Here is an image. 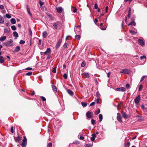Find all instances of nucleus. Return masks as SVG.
<instances>
[{"label": "nucleus", "mask_w": 147, "mask_h": 147, "mask_svg": "<svg viewBox=\"0 0 147 147\" xmlns=\"http://www.w3.org/2000/svg\"><path fill=\"white\" fill-rule=\"evenodd\" d=\"M136 24L135 22L134 21H132L131 22H130V23L128 24V26H130L131 25H133V26H135L136 25Z\"/></svg>", "instance_id": "obj_27"}, {"label": "nucleus", "mask_w": 147, "mask_h": 147, "mask_svg": "<svg viewBox=\"0 0 147 147\" xmlns=\"http://www.w3.org/2000/svg\"><path fill=\"white\" fill-rule=\"evenodd\" d=\"M86 65V62L85 61H83L81 64V67H84Z\"/></svg>", "instance_id": "obj_30"}, {"label": "nucleus", "mask_w": 147, "mask_h": 147, "mask_svg": "<svg viewBox=\"0 0 147 147\" xmlns=\"http://www.w3.org/2000/svg\"><path fill=\"white\" fill-rule=\"evenodd\" d=\"M27 142V139L25 137H24V139L22 140V142L21 145L22 147H25L26 146V143Z\"/></svg>", "instance_id": "obj_4"}, {"label": "nucleus", "mask_w": 147, "mask_h": 147, "mask_svg": "<svg viewBox=\"0 0 147 147\" xmlns=\"http://www.w3.org/2000/svg\"><path fill=\"white\" fill-rule=\"evenodd\" d=\"M4 8V6L3 5H0V9H3Z\"/></svg>", "instance_id": "obj_54"}, {"label": "nucleus", "mask_w": 147, "mask_h": 147, "mask_svg": "<svg viewBox=\"0 0 147 147\" xmlns=\"http://www.w3.org/2000/svg\"><path fill=\"white\" fill-rule=\"evenodd\" d=\"M4 59L3 57L2 56H0V63H2L4 62Z\"/></svg>", "instance_id": "obj_19"}, {"label": "nucleus", "mask_w": 147, "mask_h": 147, "mask_svg": "<svg viewBox=\"0 0 147 147\" xmlns=\"http://www.w3.org/2000/svg\"><path fill=\"white\" fill-rule=\"evenodd\" d=\"M48 147H52V143H49L48 144Z\"/></svg>", "instance_id": "obj_55"}, {"label": "nucleus", "mask_w": 147, "mask_h": 147, "mask_svg": "<svg viewBox=\"0 0 147 147\" xmlns=\"http://www.w3.org/2000/svg\"><path fill=\"white\" fill-rule=\"evenodd\" d=\"M125 90V88L124 87L117 88L115 89L116 91L124 92Z\"/></svg>", "instance_id": "obj_5"}, {"label": "nucleus", "mask_w": 147, "mask_h": 147, "mask_svg": "<svg viewBox=\"0 0 147 147\" xmlns=\"http://www.w3.org/2000/svg\"><path fill=\"white\" fill-rule=\"evenodd\" d=\"M81 104H82V106L83 107H85L87 105V103H86L83 102H82Z\"/></svg>", "instance_id": "obj_34"}, {"label": "nucleus", "mask_w": 147, "mask_h": 147, "mask_svg": "<svg viewBox=\"0 0 147 147\" xmlns=\"http://www.w3.org/2000/svg\"><path fill=\"white\" fill-rule=\"evenodd\" d=\"M29 32L30 33V36H32V30L30 29H29Z\"/></svg>", "instance_id": "obj_51"}, {"label": "nucleus", "mask_w": 147, "mask_h": 147, "mask_svg": "<svg viewBox=\"0 0 147 147\" xmlns=\"http://www.w3.org/2000/svg\"><path fill=\"white\" fill-rule=\"evenodd\" d=\"M108 6L106 7L105 8V13H107L108 12Z\"/></svg>", "instance_id": "obj_62"}, {"label": "nucleus", "mask_w": 147, "mask_h": 147, "mask_svg": "<svg viewBox=\"0 0 147 147\" xmlns=\"http://www.w3.org/2000/svg\"><path fill=\"white\" fill-rule=\"evenodd\" d=\"M11 131L12 133H14L13 129V127H11Z\"/></svg>", "instance_id": "obj_59"}, {"label": "nucleus", "mask_w": 147, "mask_h": 147, "mask_svg": "<svg viewBox=\"0 0 147 147\" xmlns=\"http://www.w3.org/2000/svg\"><path fill=\"white\" fill-rule=\"evenodd\" d=\"M25 41L24 40H20V44H24L25 43Z\"/></svg>", "instance_id": "obj_41"}, {"label": "nucleus", "mask_w": 147, "mask_h": 147, "mask_svg": "<svg viewBox=\"0 0 147 147\" xmlns=\"http://www.w3.org/2000/svg\"><path fill=\"white\" fill-rule=\"evenodd\" d=\"M138 41V42L139 44L140 45L142 46L144 45V42L141 39H139Z\"/></svg>", "instance_id": "obj_12"}, {"label": "nucleus", "mask_w": 147, "mask_h": 147, "mask_svg": "<svg viewBox=\"0 0 147 147\" xmlns=\"http://www.w3.org/2000/svg\"><path fill=\"white\" fill-rule=\"evenodd\" d=\"M99 121L100 122H101L102 121L103 118V116L102 114H100L99 115Z\"/></svg>", "instance_id": "obj_23"}, {"label": "nucleus", "mask_w": 147, "mask_h": 147, "mask_svg": "<svg viewBox=\"0 0 147 147\" xmlns=\"http://www.w3.org/2000/svg\"><path fill=\"white\" fill-rule=\"evenodd\" d=\"M83 74L84 75L86 76V77L87 78H88L89 77V75L88 73L84 72L83 73Z\"/></svg>", "instance_id": "obj_29"}, {"label": "nucleus", "mask_w": 147, "mask_h": 147, "mask_svg": "<svg viewBox=\"0 0 147 147\" xmlns=\"http://www.w3.org/2000/svg\"><path fill=\"white\" fill-rule=\"evenodd\" d=\"M126 87L127 89H129L130 87V85L129 84H126Z\"/></svg>", "instance_id": "obj_56"}, {"label": "nucleus", "mask_w": 147, "mask_h": 147, "mask_svg": "<svg viewBox=\"0 0 147 147\" xmlns=\"http://www.w3.org/2000/svg\"><path fill=\"white\" fill-rule=\"evenodd\" d=\"M20 138H21L20 137L18 136V137H17L16 138H15L14 139H15V141L16 142H19V141H20V140H21Z\"/></svg>", "instance_id": "obj_24"}, {"label": "nucleus", "mask_w": 147, "mask_h": 147, "mask_svg": "<svg viewBox=\"0 0 147 147\" xmlns=\"http://www.w3.org/2000/svg\"><path fill=\"white\" fill-rule=\"evenodd\" d=\"M11 28L13 30H16V28L15 26L13 25L11 26Z\"/></svg>", "instance_id": "obj_33"}, {"label": "nucleus", "mask_w": 147, "mask_h": 147, "mask_svg": "<svg viewBox=\"0 0 147 147\" xmlns=\"http://www.w3.org/2000/svg\"><path fill=\"white\" fill-rule=\"evenodd\" d=\"M140 58L141 60H142L143 59H146V57L145 55H143L140 57Z\"/></svg>", "instance_id": "obj_43"}, {"label": "nucleus", "mask_w": 147, "mask_h": 147, "mask_svg": "<svg viewBox=\"0 0 147 147\" xmlns=\"http://www.w3.org/2000/svg\"><path fill=\"white\" fill-rule=\"evenodd\" d=\"M121 114L123 117L125 119H127L129 118V116L126 114L125 113L124 111L121 112Z\"/></svg>", "instance_id": "obj_9"}, {"label": "nucleus", "mask_w": 147, "mask_h": 147, "mask_svg": "<svg viewBox=\"0 0 147 147\" xmlns=\"http://www.w3.org/2000/svg\"><path fill=\"white\" fill-rule=\"evenodd\" d=\"M117 120L118 121L121 122H122V121L121 120V115L120 113H117Z\"/></svg>", "instance_id": "obj_10"}, {"label": "nucleus", "mask_w": 147, "mask_h": 147, "mask_svg": "<svg viewBox=\"0 0 147 147\" xmlns=\"http://www.w3.org/2000/svg\"><path fill=\"white\" fill-rule=\"evenodd\" d=\"M51 49L50 48H48L46 51L44 52V54L45 55H47L51 52Z\"/></svg>", "instance_id": "obj_15"}, {"label": "nucleus", "mask_w": 147, "mask_h": 147, "mask_svg": "<svg viewBox=\"0 0 147 147\" xmlns=\"http://www.w3.org/2000/svg\"><path fill=\"white\" fill-rule=\"evenodd\" d=\"M67 47V43H65L63 45V47L64 48H65Z\"/></svg>", "instance_id": "obj_53"}, {"label": "nucleus", "mask_w": 147, "mask_h": 147, "mask_svg": "<svg viewBox=\"0 0 147 147\" xmlns=\"http://www.w3.org/2000/svg\"><path fill=\"white\" fill-rule=\"evenodd\" d=\"M20 47L19 46H17L15 49V51L18 52L20 50Z\"/></svg>", "instance_id": "obj_25"}, {"label": "nucleus", "mask_w": 147, "mask_h": 147, "mask_svg": "<svg viewBox=\"0 0 147 147\" xmlns=\"http://www.w3.org/2000/svg\"><path fill=\"white\" fill-rule=\"evenodd\" d=\"M80 25H78L76 26V28H78V29L77 28L75 29L74 30L76 34H80L81 33V31L80 29V28H78L80 27Z\"/></svg>", "instance_id": "obj_1"}, {"label": "nucleus", "mask_w": 147, "mask_h": 147, "mask_svg": "<svg viewBox=\"0 0 147 147\" xmlns=\"http://www.w3.org/2000/svg\"><path fill=\"white\" fill-rule=\"evenodd\" d=\"M63 77L65 79H67V74H65L63 75Z\"/></svg>", "instance_id": "obj_42"}, {"label": "nucleus", "mask_w": 147, "mask_h": 147, "mask_svg": "<svg viewBox=\"0 0 147 147\" xmlns=\"http://www.w3.org/2000/svg\"><path fill=\"white\" fill-rule=\"evenodd\" d=\"M133 0H124V2H126L128 1H129V3H130Z\"/></svg>", "instance_id": "obj_60"}, {"label": "nucleus", "mask_w": 147, "mask_h": 147, "mask_svg": "<svg viewBox=\"0 0 147 147\" xmlns=\"http://www.w3.org/2000/svg\"><path fill=\"white\" fill-rule=\"evenodd\" d=\"M4 23V19L2 16L0 15V23L3 24Z\"/></svg>", "instance_id": "obj_16"}, {"label": "nucleus", "mask_w": 147, "mask_h": 147, "mask_svg": "<svg viewBox=\"0 0 147 147\" xmlns=\"http://www.w3.org/2000/svg\"><path fill=\"white\" fill-rule=\"evenodd\" d=\"M10 29L9 28H6L4 29V32L5 33H9V31L10 30Z\"/></svg>", "instance_id": "obj_22"}, {"label": "nucleus", "mask_w": 147, "mask_h": 147, "mask_svg": "<svg viewBox=\"0 0 147 147\" xmlns=\"http://www.w3.org/2000/svg\"><path fill=\"white\" fill-rule=\"evenodd\" d=\"M53 26L56 29L57 28V23H54L53 24Z\"/></svg>", "instance_id": "obj_36"}, {"label": "nucleus", "mask_w": 147, "mask_h": 147, "mask_svg": "<svg viewBox=\"0 0 147 147\" xmlns=\"http://www.w3.org/2000/svg\"><path fill=\"white\" fill-rule=\"evenodd\" d=\"M39 2L40 7L42 6L44 4V3L42 2L40 0L39 1Z\"/></svg>", "instance_id": "obj_31"}, {"label": "nucleus", "mask_w": 147, "mask_h": 147, "mask_svg": "<svg viewBox=\"0 0 147 147\" xmlns=\"http://www.w3.org/2000/svg\"><path fill=\"white\" fill-rule=\"evenodd\" d=\"M91 123H92V124L94 125L96 124L95 123V120L94 119H92L91 120Z\"/></svg>", "instance_id": "obj_35"}, {"label": "nucleus", "mask_w": 147, "mask_h": 147, "mask_svg": "<svg viewBox=\"0 0 147 147\" xmlns=\"http://www.w3.org/2000/svg\"><path fill=\"white\" fill-rule=\"evenodd\" d=\"M6 38V37L5 36H1L0 38V40L1 42L4 41Z\"/></svg>", "instance_id": "obj_18"}, {"label": "nucleus", "mask_w": 147, "mask_h": 147, "mask_svg": "<svg viewBox=\"0 0 147 147\" xmlns=\"http://www.w3.org/2000/svg\"><path fill=\"white\" fill-rule=\"evenodd\" d=\"M3 45L4 46H9V45L8 44V42H7V43H3Z\"/></svg>", "instance_id": "obj_46"}, {"label": "nucleus", "mask_w": 147, "mask_h": 147, "mask_svg": "<svg viewBox=\"0 0 147 147\" xmlns=\"http://www.w3.org/2000/svg\"><path fill=\"white\" fill-rule=\"evenodd\" d=\"M32 68L30 67H28L27 68H26L25 69L26 70H31L32 69Z\"/></svg>", "instance_id": "obj_52"}, {"label": "nucleus", "mask_w": 147, "mask_h": 147, "mask_svg": "<svg viewBox=\"0 0 147 147\" xmlns=\"http://www.w3.org/2000/svg\"><path fill=\"white\" fill-rule=\"evenodd\" d=\"M67 93L71 96H73V93L72 91L70 89H68L67 90Z\"/></svg>", "instance_id": "obj_17"}, {"label": "nucleus", "mask_w": 147, "mask_h": 147, "mask_svg": "<svg viewBox=\"0 0 147 147\" xmlns=\"http://www.w3.org/2000/svg\"><path fill=\"white\" fill-rule=\"evenodd\" d=\"M32 72H29L26 73V75L27 76H30L32 75Z\"/></svg>", "instance_id": "obj_38"}, {"label": "nucleus", "mask_w": 147, "mask_h": 147, "mask_svg": "<svg viewBox=\"0 0 147 147\" xmlns=\"http://www.w3.org/2000/svg\"><path fill=\"white\" fill-rule=\"evenodd\" d=\"M75 38L77 39H79L80 38V36L79 35H77L75 36Z\"/></svg>", "instance_id": "obj_39"}, {"label": "nucleus", "mask_w": 147, "mask_h": 147, "mask_svg": "<svg viewBox=\"0 0 147 147\" xmlns=\"http://www.w3.org/2000/svg\"><path fill=\"white\" fill-rule=\"evenodd\" d=\"M143 86L142 85L140 84L139 86V91H140L142 90V88Z\"/></svg>", "instance_id": "obj_40"}, {"label": "nucleus", "mask_w": 147, "mask_h": 147, "mask_svg": "<svg viewBox=\"0 0 147 147\" xmlns=\"http://www.w3.org/2000/svg\"><path fill=\"white\" fill-rule=\"evenodd\" d=\"M47 35V34L46 32L45 31L42 33V36L44 38H46Z\"/></svg>", "instance_id": "obj_21"}, {"label": "nucleus", "mask_w": 147, "mask_h": 147, "mask_svg": "<svg viewBox=\"0 0 147 147\" xmlns=\"http://www.w3.org/2000/svg\"><path fill=\"white\" fill-rule=\"evenodd\" d=\"M100 112V109H98L95 113V114L97 115Z\"/></svg>", "instance_id": "obj_49"}, {"label": "nucleus", "mask_w": 147, "mask_h": 147, "mask_svg": "<svg viewBox=\"0 0 147 147\" xmlns=\"http://www.w3.org/2000/svg\"><path fill=\"white\" fill-rule=\"evenodd\" d=\"M86 115L87 117L90 118L92 117V112L89 111L86 113Z\"/></svg>", "instance_id": "obj_8"}, {"label": "nucleus", "mask_w": 147, "mask_h": 147, "mask_svg": "<svg viewBox=\"0 0 147 147\" xmlns=\"http://www.w3.org/2000/svg\"><path fill=\"white\" fill-rule=\"evenodd\" d=\"M13 35L14 36L16 37H18V34L16 31H14L13 32Z\"/></svg>", "instance_id": "obj_26"}, {"label": "nucleus", "mask_w": 147, "mask_h": 147, "mask_svg": "<svg viewBox=\"0 0 147 147\" xmlns=\"http://www.w3.org/2000/svg\"><path fill=\"white\" fill-rule=\"evenodd\" d=\"M140 100V95H138L136 97L134 100V102L135 104L137 105L138 104Z\"/></svg>", "instance_id": "obj_3"}, {"label": "nucleus", "mask_w": 147, "mask_h": 147, "mask_svg": "<svg viewBox=\"0 0 147 147\" xmlns=\"http://www.w3.org/2000/svg\"><path fill=\"white\" fill-rule=\"evenodd\" d=\"M56 69L57 67H55L54 68L53 70L52 71V72L54 73H55L56 72Z\"/></svg>", "instance_id": "obj_44"}, {"label": "nucleus", "mask_w": 147, "mask_h": 147, "mask_svg": "<svg viewBox=\"0 0 147 147\" xmlns=\"http://www.w3.org/2000/svg\"><path fill=\"white\" fill-rule=\"evenodd\" d=\"M131 13H128L127 14V17L129 18L131 17Z\"/></svg>", "instance_id": "obj_58"}, {"label": "nucleus", "mask_w": 147, "mask_h": 147, "mask_svg": "<svg viewBox=\"0 0 147 147\" xmlns=\"http://www.w3.org/2000/svg\"><path fill=\"white\" fill-rule=\"evenodd\" d=\"M80 139L81 140H83L84 139V137L83 136H81L80 137Z\"/></svg>", "instance_id": "obj_63"}, {"label": "nucleus", "mask_w": 147, "mask_h": 147, "mask_svg": "<svg viewBox=\"0 0 147 147\" xmlns=\"http://www.w3.org/2000/svg\"><path fill=\"white\" fill-rule=\"evenodd\" d=\"M95 102H92L90 104V106H92L95 105Z\"/></svg>", "instance_id": "obj_57"}, {"label": "nucleus", "mask_w": 147, "mask_h": 147, "mask_svg": "<svg viewBox=\"0 0 147 147\" xmlns=\"http://www.w3.org/2000/svg\"><path fill=\"white\" fill-rule=\"evenodd\" d=\"M52 88L53 91L55 93L57 91V89L56 86L54 85H52Z\"/></svg>", "instance_id": "obj_14"}, {"label": "nucleus", "mask_w": 147, "mask_h": 147, "mask_svg": "<svg viewBox=\"0 0 147 147\" xmlns=\"http://www.w3.org/2000/svg\"><path fill=\"white\" fill-rule=\"evenodd\" d=\"M129 32L130 33H131L132 35L136 34L137 33V32H136L134 31L131 30H129Z\"/></svg>", "instance_id": "obj_28"}, {"label": "nucleus", "mask_w": 147, "mask_h": 147, "mask_svg": "<svg viewBox=\"0 0 147 147\" xmlns=\"http://www.w3.org/2000/svg\"><path fill=\"white\" fill-rule=\"evenodd\" d=\"M99 98H98L96 100V102L97 104H98L99 103Z\"/></svg>", "instance_id": "obj_61"}, {"label": "nucleus", "mask_w": 147, "mask_h": 147, "mask_svg": "<svg viewBox=\"0 0 147 147\" xmlns=\"http://www.w3.org/2000/svg\"><path fill=\"white\" fill-rule=\"evenodd\" d=\"M92 137L91 138V140L92 141H94L95 139V138L96 137V135L95 134H93L92 135Z\"/></svg>", "instance_id": "obj_13"}, {"label": "nucleus", "mask_w": 147, "mask_h": 147, "mask_svg": "<svg viewBox=\"0 0 147 147\" xmlns=\"http://www.w3.org/2000/svg\"><path fill=\"white\" fill-rule=\"evenodd\" d=\"M63 10V8L61 7H56V10L57 12L59 13H61L62 12Z\"/></svg>", "instance_id": "obj_6"}, {"label": "nucleus", "mask_w": 147, "mask_h": 147, "mask_svg": "<svg viewBox=\"0 0 147 147\" xmlns=\"http://www.w3.org/2000/svg\"><path fill=\"white\" fill-rule=\"evenodd\" d=\"M145 77V76H142L141 79V80L140 81V82H142L143 80H144Z\"/></svg>", "instance_id": "obj_50"}, {"label": "nucleus", "mask_w": 147, "mask_h": 147, "mask_svg": "<svg viewBox=\"0 0 147 147\" xmlns=\"http://www.w3.org/2000/svg\"><path fill=\"white\" fill-rule=\"evenodd\" d=\"M120 73H121L129 74L130 73V71L128 69H124L120 71Z\"/></svg>", "instance_id": "obj_2"}, {"label": "nucleus", "mask_w": 147, "mask_h": 147, "mask_svg": "<svg viewBox=\"0 0 147 147\" xmlns=\"http://www.w3.org/2000/svg\"><path fill=\"white\" fill-rule=\"evenodd\" d=\"M62 41V39H60L59 40V41H58V42H57V44L56 46H55V48L56 49H58Z\"/></svg>", "instance_id": "obj_7"}, {"label": "nucleus", "mask_w": 147, "mask_h": 147, "mask_svg": "<svg viewBox=\"0 0 147 147\" xmlns=\"http://www.w3.org/2000/svg\"><path fill=\"white\" fill-rule=\"evenodd\" d=\"M5 16L6 18L9 19L10 18H11V16L8 14H7Z\"/></svg>", "instance_id": "obj_37"}, {"label": "nucleus", "mask_w": 147, "mask_h": 147, "mask_svg": "<svg viewBox=\"0 0 147 147\" xmlns=\"http://www.w3.org/2000/svg\"><path fill=\"white\" fill-rule=\"evenodd\" d=\"M94 8L95 9H97L98 8V6L97 3H95Z\"/></svg>", "instance_id": "obj_48"}, {"label": "nucleus", "mask_w": 147, "mask_h": 147, "mask_svg": "<svg viewBox=\"0 0 147 147\" xmlns=\"http://www.w3.org/2000/svg\"><path fill=\"white\" fill-rule=\"evenodd\" d=\"M40 8L42 10H43V11H45V6H42L41 7H40Z\"/></svg>", "instance_id": "obj_47"}, {"label": "nucleus", "mask_w": 147, "mask_h": 147, "mask_svg": "<svg viewBox=\"0 0 147 147\" xmlns=\"http://www.w3.org/2000/svg\"><path fill=\"white\" fill-rule=\"evenodd\" d=\"M13 40L12 39H10L9 41H8L7 42L8 43L9 42L10 43H11L13 42Z\"/></svg>", "instance_id": "obj_64"}, {"label": "nucleus", "mask_w": 147, "mask_h": 147, "mask_svg": "<svg viewBox=\"0 0 147 147\" xmlns=\"http://www.w3.org/2000/svg\"><path fill=\"white\" fill-rule=\"evenodd\" d=\"M41 98L43 101H46V98L44 96H41Z\"/></svg>", "instance_id": "obj_45"}, {"label": "nucleus", "mask_w": 147, "mask_h": 147, "mask_svg": "<svg viewBox=\"0 0 147 147\" xmlns=\"http://www.w3.org/2000/svg\"><path fill=\"white\" fill-rule=\"evenodd\" d=\"M96 96L98 98H99L100 97V94L98 91L97 92L96 94Z\"/></svg>", "instance_id": "obj_32"}, {"label": "nucleus", "mask_w": 147, "mask_h": 147, "mask_svg": "<svg viewBox=\"0 0 147 147\" xmlns=\"http://www.w3.org/2000/svg\"><path fill=\"white\" fill-rule=\"evenodd\" d=\"M10 21L11 23L13 24H15L16 23V20L14 18H11L10 20Z\"/></svg>", "instance_id": "obj_20"}, {"label": "nucleus", "mask_w": 147, "mask_h": 147, "mask_svg": "<svg viewBox=\"0 0 147 147\" xmlns=\"http://www.w3.org/2000/svg\"><path fill=\"white\" fill-rule=\"evenodd\" d=\"M26 9L27 10V11L28 13L31 17L32 16V15L31 13L30 12V8L28 6V5H27L26 6Z\"/></svg>", "instance_id": "obj_11"}]
</instances>
